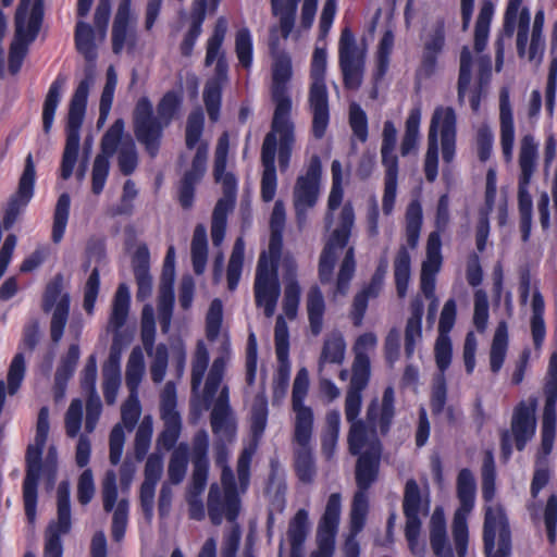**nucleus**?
<instances>
[{"instance_id": "nucleus-1", "label": "nucleus", "mask_w": 557, "mask_h": 557, "mask_svg": "<svg viewBox=\"0 0 557 557\" xmlns=\"http://www.w3.org/2000/svg\"><path fill=\"white\" fill-rule=\"evenodd\" d=\"M269 47L273 57L271 99L274 112L271 129L264 136L261 146L260 161L262 175L260 195L264 202L274 199L277 188L275 157L277 153L281 172H285L290 162L292 152L296 143L295 123L292 120L293 102L288 94V83L293 75L289 55L280 49L276 28L270 29Z\"/></svg>"}, {"instance_id": "nucleus-2", "label": "nucleus", "mask_w": 557, "mask_h": 557, "mask_svg": "<svg viewBox=\"0 0 557 557\" xmlns=\"http://www.w3.org/2000/svg\"><path fill=\"white\" fill-rule=\"evenodd\" d=\"M363 389L348 386L345 397V418L350 423L348 449L354 456L360 454L364 445L382 446L380 437L389 433L396 413L395 392L387 386L381 400L374 398L369 403L364 419H358Z\"/></svg>"}, {"instance_id": "nucleus-3", "label": "nucleus", "mask_w": 557, "mask_h": 557, "mask_svg": "<svg viewBox=\"0 0 557 557\" xmlns=\"http://www.w3.org/2000/svg\"><path fill=\"white\" fill-rule=\"evenodd\" d=\"M494 13V5L491 0H484L476 18L474 28V51L478 54L474 59L468 46H463L460 52V66L458 77V102L465 101L466 91L472 79V67L478 69V91L470 98V106L473 111L480 108V92L488 84L492 74V60L487 54H482L487 45L490 25Z\"/></svg>"}, {"instance_id": "nucleus-4", "label": "nucleus", "mask_w": 557, "mask_h": 557, "mask_svg": "<svg viewBox=\"0 0 557 557\" xmlns=\"http://www.w3.org/2000/svg\"><path fill=\"white\" fill-rule=\"evenodd\" d=\"M253 454L255 448L249 446L245 447L238 457L236 466L238 486L236 480H231L230 484H211L207 507L208 516L214 525L221 524L224 518L230 522L236 520L240 510L239 493H245L249 486Z\"/></svg>"}, {"instance_id": "nucleus-5", "label": "nucleus", "mask_w": 557, "mask_h": 557, "mask_svg": "<svg viewBox=\"0 0 557 557\" xmlns=\"http://www.w3.org/2000/svg\"><path fill=\"white\" fill-rule=\"evenodd\" d=\"M177 104V96L170 91L158 103L157 115L153 113L152 103L146 97L140 98L135 106L133 112L134 134L151 158L159 152L163 129L172 121Z\"/></svg>"}, {"instance_id": "nucleus-6", "label": "nucleus", "mask_w": 557, "mask_h": 557, "mask_svg": "<svg viewBox=\"0 0 557 557\" xmlns=\"http://www.w3.org/2000/svg\"><path fill=\"white\" fill-rule=\"evenodd\" d=\"M95 83V73L92 65L85 70V78L78 84L70 102L67 122H66V140L61 162V177L69 180L73 173L77 161L81 127L84 121L87 98L90 87Z\"/></svg>"}, {"instance_id": "nucleus-7", "label": "nucleus", "mask_w": 557, "mask_h": 557, "mask_svg": "<svg viewBox=\"0 0 557 557\" xmlns=\"http://www.w3.org/2000/svg\"><path fill=\"white\" fill-rule=\"evenodd\" d=\"M44 18V0H20L14 18V39L9 51V71L20 72L28 46L36 39Z\"/></svg>"}, {"instance_id": "nucleus-8", "label": "nucleus", "mask_w": 557, "mask_h": 557, "mask_svg": "<svg viewBox=\"0 0 557 557\" xmlns=\"http://www.w3.org/2000/svg\"><path fill=\"white\" fill-rule=\"evenodd\" d=\"M326 50L315 48L312 55L308 94L309 110L312 115L311 132L314 138L321 139L330 123L329 92L325 85Z\"/></svg>"}, {"instance_id": "nucleus-9", "label": "nucleus", "mask_w": 557, "mask_h": 557, "mask_svg": "<svg viewBox=\"0 0 557 557\" xmlns=\"http://www.w3.org/2000/svg\"><path fill=\"white\" fill-rule=\"evenodd\" d=\"M208 449L209 435L206 430H199L193 437V473L186 495L189 518L197 521H200L205 518V508L201 494L207 486L209 474Z\"/></svg>"}, {"instance_id": "nucleus-10", "label": "nucleus", "mask_w": 557, "mask_h": 557, "mask_svg": "<svg viewBox=\"0 0 557 557\" xmlns=\"http://www.w3.org/2000/svg\"><path fill=\"white\" fill-rule=\"evenodd\" d=\"M537 399L530 397L527 401H520L513 409L510 430H504L500 436V448L505 459L512 453V442L518 450H523L531 441L536 430Z\"/></svg>"}, {"instance_id": "nucleus-11", "label": "nucleus", "mask_w": 557, "mask_h": 557, "mask_svg": "<svg viewBox=\"0 0 557 557\" xmlns=\"http://www.w3.org/2000/svg\"><path fill=\"white\" fill-rule=\"evenodd\" d=\"M457 495L460 506L454 513L451 532L457 556L466 557L469 540L467 517L473 508L475 495V482L469 469H462L458 474Z\"/></svg>"}, {"instance_id": "nucleus-12", "label": "nucleus", "mask_w": 557, "mask_h": 557, "mask_svg": "<svg viewBox=\"0 0 557 557\" xmlns=\"http://www.w3.org/2000/svg\"><path fill=\"white\" fill-rule=\"evenodd\" d=\"M397 129L392 121L384 122L381 144V163L384 168V194L382 209L384 214L393 212L397 183H398V156L396 152Z\"/></svg>"}, {"instance_id": "nucleus-13", "label": "nucleus", "mask_w": 557, "mask_h": 557, "mask_svg": "<svg viewBox=\"0 0 557 557\" xmlns=\"http://www.w3.org/2000/svg\"><path fill=\"white\" fill-rule=\"evenodd\" d=\"M338 220V226L332 232L319 260V278L323 284L331 282L338 258L337 249L346 247L355 226L356 216L351 202L343 206Z\"/></svg>"}, {"instance_id": "nucleus-14", "label": "nucleus", "mask_w": 557, "mask_h": 557, "mask_svg": "<svg viewBox=\"0 0 557 557\" xmlns=\"http://www.w3.org/2000/svg\"><path fill=\"white\" fill-rule=\"evenodd\" d=\"M539 144L531 134L522 136L519 143L518 206L520 215H532V198L529 185L537 170Z\"/></svg>"}, {"instance_id": "nucleus-15", "label": "nucleus", "mask_w": 557, "mask_h": 557, "mask_svg": "<svg viewBox=\"0 0 557 557\" xmlns=\"http://www.w3.org/2000/svg\"><path fill=\"white\" fill-rule=\"evenodd\" d=\"M486 557H508L511 550L510 530L502 507H487L483 525Z\"/></svg>"}, {"instance_id": "nucleus-16", "label": "nucleus", "mask_w": 557, "mask_h": 557, "mask_svg": "<svg viewBox=\"0 0 557 557\" xmlns=\"http://www.w3.org/2000/svg\"><path fill=\"white\" fill-rule=\"evenodd\" d=\"M58 518L51 521L45 534L44 557H62L61 536L71 531L70 484L62 481L57 491Z\"/></svg>"}, {"instance_id": "nucleus-17", "label": "nucleus", "mask_w": 557, "mask_h": 557, "mask_svg": "<svg viewBox=\"0 0 557 557\" xmlns=\"http://www.w3.org/2000/svg\"><path fill=\"white\" fill-rule=\"evenodd\" d=\"M41 307L45 312L53 310L50 323V335L52 342L58 344L63 336L70 312V296L67 293H63L62 274H57L47 284Z\"/></svg>"}, {"instance_id": "nucleus-18", "label": "nucleus", "mask_w": 557, "mask_h": 557, "mask_svg": "<svg viewBox=\"0 0 557 557\" xmlns=\"http://www.w3.org/2000/svg\"><path fill=\"white\" fill-rule=\"evenodd\" d=\"M256 306L263 308L264 315L271 318L281 294L277 269L269 263L265 255L259 258L253 284Z\"/></svg>"}, {"instance_id": "nucleus-19", "label": "nucleus", "mask_w": 557, "mask_h": 557, "mask_svg": "<svg viewBox=\"0 0 557 557\" xmlns=\"http://www.w3.org/2000/svg\"><path fill=\"white\" fill-rule=\"evenodd\" d=\"M457 115L451 107L438 106L431 117L428 141L438 144L441 139L444 162H453L456 153Z\"/></svg>"}, {"instance_id": "nucleus-20", "label": "nucleus", "mask_w": 557, "mask_h": 557, "mask_svg": "<svg viewBox=\"0 0 557 557\" xmlns=\"http://www.w3.org/2000/svg\"><path fill=\"white\" fill-rule=\"evenodd\" d=\"M46 443H38L36 440L27 446L25 462L26 473L23 481V502L25 515L29 523L36 519L37 487L42 465V450Z\"/></svg>"}, {"instance_id": "nucleus-21", "label": "nucleus", "mask_w": 557, "mask_h": 557, "mask_svg": "<svg viewBox=\"0 0 557 557\" xmlns=\"http://www.w3.org/2000/svg\"><path fill=\"white\" fill-rule=\"evenodd\" d=\"M341 499L338 493L330 495L317 529V549L311 553L310 557H333L341 517Z\"/></svg>"}, {"instance_id": "nucleus-22", "label": "nucleus", "mask_w": 557, "mask_h": 557, "mask_svg": "<svg viewBox=\"0 0 557 557\" xmlns=\"http://www.w3.org/2000/svg\"><path fill=\"white\" fill-rule=\"evenodd\" d=\"M321 161L313 156L304 175L298 176L293 190V202L297 218L300 220L306 212L315 206L320 193Z\"/></svg>"}, {"instance_id": "nucleus-23", "label": "nucleus", "mask_w": 557, "mask_h": 557, "mask_svg": "<svg viewBox=\"0 0 557 557\" xmlns=\"http://www.w3.org/2000/svg\"><path fill=\"white\" fill-rule=\"evenodd\" d=\"M338 52L345 87L348 89L359 88L362 82L363 58L358 52L354 34L349 28L342 30Z\"/></svg>"}, {"instance_id": "nucleus-24", "label": "nucleus", "mask_w": 557, "mask_h": 557, "mask_svg": "<svg viewBox=\"0 0 557 557\" xmlns=\"http://www.w3.org/2000/svg\"><path fill=\"white\" fill-rule=\"evenodd\" d=\"M274 342L280 366L273 386V404H277L286 395L289 381V332L287 323L282 315L276 318Z\"/></svg>"}, {"instance_id": "nucleus-25", "label": "nucleus", "mask_w": 557, "mask_h": 557, "mask_svg": "<svg viewBox=\"0 0 557 557\" xmlns=\"http://www.w3.org/2000/svg\"><path fill=\"white\" fill-rule=\"evenodd\" d=\"M140 412L141 408L138 395L129 394L121 408L122 424H115L109 437V460L113 466H116L121 461L123 454L125 443L123 426L128 431H133L139 420Z\"/></svg>"}, {"instance_id": "nucleus-26", "label": "nucleus", "mask_w": 557, "mask_h": 557, "mask_svg": "<svg viewBox=\"0 0 557 557\" xmlns=\"http://www.w3.org/2000/svg\"><path fill=\"white\" fill-rule=\"evenodd\" d=\"M121 131V123L110 126L103 134L100 143V153L94 160L91 171V190L99 195L104 187L110 170V157L116 151V144Z\"/></svg>"}, {"instance_id": "nucleus-27", "label": "nucleus", "mask_w": 557, "mask_h": 557, "mask_svg": "<svg viewBox=\"0 0 557 557\" xmlns=\"http://www.w3.org/2000/svg\"><path fill=\"white\" fill-rule=\"evenodd\" d=\"M174 262L175 249L170 246L164 259L162 280L159 290L158 317L161 331L168 333L172 320L174 304L173 282H174Z\"/></svg>"}, {"instance_id": "nucleus-28", "label": "nucleus", "mask_w": 557, "mask_h": 557, "mask_svg": "<svg viewBox=\"0 0 557 557\" xmlns=\"http://www.w3.org/2000/svg\"><path fill=\"white\" fill-rule=\"evenodd\" d=\"M35 164L33 161V157L29 153L25 159L24 171L18 181V187L16 193L11 197L8 209L5 211V215L3 219V223L5 228H9L13 225L20 212L27 206L34 195V185H35Z\"/></svg>"}, {"instance_id": "nucleus-29", "label": "nucleus", "mask_w": 557, "mask_h": 557, "mask_svg": "<svg viewBox=\"0 0 557 557\" xmlns=\"http://www.w3.org/2000/svg\"><path fill=\"white\" fill-rule=\"evenodd\" d=\"M210 424L216 440L233 442L236 436V420L230 406L227 385L221 387L210 414Z\"/></svg>"}, {"instance_id": "nucleus-30", "label": "nucleus", "mask_w": 557, "mask_h": 557, "mask_svg": "<svg viewBox=\"0 0 557 557\" xmlns=\"http://www.w3.org/2000/svg\"><path fill=\"white\" fill-rule=\"evenodd\" d=\"M376 344L377 337L374 333L369 332L360 335L354 345L352 350L355 358L351 367L352 374L349 386H354L355 389L366 388L368 386L371 375L368 351L373 350Z\"/></svg>"}, {"instance_id": "nucleus-31", "label": "nucleus", "mask_w": 557, "mask_h": 557, "mask_svg": "<svg viewBox=\"0 0 557 557\" xmlns=\"http://www.w3.org/2000/svg\"><path fill=\"white\" fill-rule=\"evenodd\" d=\"M228 145V135L227 133H223L218 140L214 152L213 175L216 182H221L223 184L224 197L222 199H228L230 209L232 210L235 200L236 180L234 175L225 172Z\"/></svg>"}, {"instance_id": "nucleus-32", "label": "nucleus", "mask_w": 557, "mask_h": 557, "mask_svg": "<svg viewBox=\"0 0 557 557\" xmlns=\"http://www.w3.org/2000/svg\"><path fill=\"white\" fill-rule=\"evenodd\" d=\"M445 45V27L442 21H437L425 34L423 39V52L420 72L425 76L433 74L437 57Z\"/></svg>"}, {"instance_id": "nucleus-33", "label": "nucleus", "mask_w": 557, "mask_h": 557, "mask_svg": "<svg viewBox=\"0 0 557 557\" xmlns=\"http://www.w3.org/2000/svg\"><path fill=\"white\" fill-rule=\"evenodd\" d=\"M382 446L364 445L356 465V483L359 491H368L375 481Z\"/></svg>"}, {"instance_id": "nucleus-34", "label": "nucleus", "mask_w": 557, "mask_h": 557, "mask_svg": "<svg viewBox=\"0 0 557 557\" xmlns=\"http://www.w3.org/2000/svg\"><path fill=\"white\" fill-rule=\"evenodd\" d=\"M499 124L502 152L505 161L511 162L513 157L515 125L507 89H503L499 96Z\"/></svg>"}, {"instance_id": "nucleus-35", "label": "nucleus", "mask_w": 557, "mask_h": 557, "mask_svg": "<svg viewBox=\"0 0 557 557\" xmlns=\"http://www.w3.org/2000/svg\"><path fill=\"white\" fill-rule=\"evenodd\" d=\"M430 545L435 557H454L442 508H435L430 520Z\"/></svg>"}, {"instance_id": "nucleus-36", "label": "nucleus", "mask_w": 557, "mask_h": 557, "mask_svg": "<svg viewBox=\"0 0 557 557\" xmlns=\"http://www.w3.org/2000/svg\"><path fill=\"white\" fill-rule=\"evenodd\" d=\"M326 305L319 286L313 285L306 295V312L309 323V332L312 336H319L324 327V314Z\"/></svg>"}, {"instance_id": "nucleus-37", "label": "nucleus", "mask_w": 557, "mask_h": 557, "mask_svg": "<svg viewBox=\"0 0 557 557\" xmlns=\"http://www.w3.org/2000/svg\"><path fill=\"white\" fill-rule=\"evenodd\" d=\"M346 342L339 331H333L324 338L318 360V372L326 370L327 363L342 364L345 359Z\"/></svg>"}, {"instance_id": "nucleus-38", "label": "nucleus", "mask_w": 557, "mask_h": 557, "mask_svg": "<svg viewBox=\"0 0 557 557\" xmlns=\"http://www.w3.org/2000/svg\"><path fill=\"white\" fill-rule=\"evenodd\" d=\"M121 123V131L116 144L117 165L123 175H131L138 165V152L131 136H124V121L117 119L111 126Z\"/></svg>"}, {"instance_id": "nucleus-39", "label": "nucleus", "mask_w": 557, "mask_h": 557, "mask_svg": "<svg viewBox=\"0 0 557 557\" xmlns=\"http://www.w3.org/2000/svg\"><path fill=\"white\" fill-rule=\"evenodd\" d=\"M403 510L406 517V524H421L420 515H426L429 505L423 504L420 488L416 480L410 479L406 482Z\"/></svg>"}, {"instance_id": "nucleus-40", "label": "nucleus", "mask_w": 557, "mask_h": 557, "mask_svg": "<svg viewBox=\"0 0 557 557\" xmlns=\"http://www.w3.org/2000/svg\"><path fill=\"white\" fill-rule=\"evenodd\" d=\"M294 413L293 441L297 445L310 444L313 432L314 413L307 405L292 406Z\"/></svg>"}, {"instance_id": "nucleus-41", "label": "nucleus", "mask_w": 557, "mask_h": 557, "mask_svg": "<svg viewBox=\"0 0 557 557\" xmlns=\"http://www.w3.org/2000/svg\"><path fill=\"white\" fill-rule=\"evenodd\" d=\"M309 531V518L306 509H299L290 519L287 529V539L290 544V557H300L302 545Z\"/></svg>"}, {"instance_id": "nucleus-42", "label": "nucleus", "mask_w": 557, "mask_h": 557, "mask_svg": "<svg viewBox=\"0 0 557 557\" xmlns=\"http://www.w3.org/2000/svg\"><path fill=\"white\" fill-rule=\"evenodd\" d=\"M556 403L557 400L545 399L542 430H541V448L537 459L545 458L550 454L556 436Z\"/></svg>"}, {"instance_id": "nucleus-43", "label": "nucleus", "mask_w": 557, "mask_h": 557, "mask_svg": "<svg viewBox=\"0 0 557 557\" xmlns=\"http://www.w3.org/2000/svg\"><path fill=\"white\" fill-rule=\"evenodd\" d=\"M210 354L202 341H198L196 349L191 357L190 369V389L198 395L202 385L205 374L208 371Z\"/></svg>"}, {"instance_id": "nucleus-44", "label": "nucleus", "mask_w": 557, "mask_h": 557, "mask_svg": "<svg viewBox=\"0 0 557 557\" xmlns=\"http://www.w3.org/2000/svg\"><path fill=\"white\" fill-rule=\"evenodd\" d=\"M132 0H120L117 11L112 26V49L114 53H120L127 38V26L131 16Z\"/></svg>"}, {"instance_id": "nucleus-45", "label": "nucleus", "mask_w": 557, "mask_h": 557, "mask_svg": "<svg viewBox=\"0 0 557 557\" xmlns=\"http://www.w3.org/2000/svg\"><path fill=\"white\" fill-rule=\"evenodd\" d=\"M96 41H99L97 29L78 21L75 27V46L88 62H94L97 58Z\"/></svg>"}, {"instance_id": "nucleus-46", "label": "nucleus", "mask_w": 557, "mask_h": 557, "mask_svg": "<svg viewBox=\"0 0 557 557\" xmlns=\"http://www.w3.org/2000/svg\"><path fill=\"white\" fill-rule=\"evenodd\" d=\"M508 348V326L505 321H500L495 330L491 350L490 367L493 373L499 372L506 358Z\"/></svg>"}, {"instance_id": "nucleus-47", "label": "nucleus", "mask_w": 557, "mask_h": 557, "mask_svg": "<svg viewBox=\"0 0 557 557\" xmlns=\"http://www.w3.org/2000/svg\"><path fill=\"white\" fill-rule=\"evenodd\" d=\"M145 374V358L140 347L132 349L125 372L126 386L132 395H138V387Z\"/></svg>"}, {"instance_id": "nucleus-48", "label": "nucleus", "mask_w": 557, "mask_h": 557, "mask_svg": "<svg viewBox=\"0 0 557 557\" xmlns=\"http://www.w3.org/2000/svg\"><path fill=\"white\" fill-rule=\"evenodd\" d=\"M129 309V289L125 284H120L113 299L112 312L109 320V329L115 334L125 324Z\"/></svg>"}, {"instance_id": "nucleus-49", "label": "nucleus", "mask_w": 557, "mask_h": 557, "mask_svg": "<svg viewBox=\"0 0 557 557\" xmlns=\"http://www.w3.org/2000/svg\"><path fill=\"white\" fill-rule=\"evenodd\" d=\"M410 262L407 247L400 246L394 259V278L399 298H404L407 295L411 273Z\"/></svg>"}, {"instance_id": "nucleus-50", "label": "nucleus", "mask_w": 557, "mask_h": 557, "mask_svg": "<svg viewBox=\"0 0 557 557\" xmlns=\"http://www.w3.org/2000/svg\"><path fill=\"white\" fill-rule=\"evenodd\" d=\"M294 455V466L298 479L306 484L313 482L317 468L310 444L297 445Z\"/></svg>"}, {"instance_id": "nucleus-51", "label": "nucleus", "mask_w": 557, "mask_h": 557, "mask_svg": "<svg viewBox=\"0 0 557 557\" xmlns=\"http://www.w3.org/2000/svg\"><path fill=\"white\" fill-rule=\"evenodd\" d=\"M420 121L421 110L419 108L412 109L406 120L405 134L400 143V154L403 157L418 151Z\"/></svg>"}, {"instance_id": "nucleus-52", "label": "nucleus", "mask_w": 557, "mask_h": 557, "mask_svg": "<svg viewBox=\"0 0 557 557\" xmlns=\"http://www.w3.org/2000/svg\"><path fill=\"white\" fill-rule=\"evenodd\" d=\"M208 259L207 230L202 224H198L194 230L191 239V260L196 274H202Z\"/></svg>"}, {"instance_id": "nucleus-53", "label": "nucleus", "mask_w": 557, "mask_h": 557, "mask_svg": "<svg viewBox=\"0 0 557 557\" xmlns=\"http://www.w3.org/2000/svg\"><path fill=\"white\" fill-rule=\"evenodd\" d=\"M65 77L58 76L51 84L46 96L42 109V127L44 132L48 134L52 127L54 113L61 98V90L65 84Z\"/></svg>"}, {"instance_id": "nucleus-54", "label": "nucleus", "mask_w": 557, "mask_h": 557, "mask_svg": "<svg viewBox=\"0 0 557 557\" xmlns=\"http://www.w3.org/2000/svg\"><path fill=\"white\" fill-rule=\"evenodd\" d=\"M226 362L227 358L225 356H219L213 360L202 391V397L205 401L211 403L219 388L221 387L225 373Z\"/></svg>"}, {"instance_id": "nucleus-55", "label": "nucleus", "mask_w": 557, "mask_h": 557, "mask_svg": "<svg viewBox=\"0 0 557 557\" xmlns=\"http://www.w3.org/2000/svg\"><path fill=\"white\" fill-rule=\"evenodd\" d=\"M227 33V22L224 17H219L216 20L214 29L212 35L207 41V51L205 65L210 66L213 62H216L221 55H225V52L222 50V45L225 39Z\"/></svg>"}, {"instance_id": "nucleus-56", "label": "nucleus", "mask_w": 557, "mask_h": 557, "mask_svg": "<svg viewBox=\"0 0 557 557\" xmlns=\"http://www.w3.org/2000/svg\"><path fill=\"white\" fill-rule=\"evenodd\" d=\"M422 226V208L419 201H411L406 211V240L411 249L418 245Z\"/></svg>"}, {"instance_id": "nucleus-57", "label": "nucleus", "mask_w": 557, "mask_h": 557, "mask_svg": "<svg viewBox=\"0 0 557 557\" xmlns=\"http://www.w3.org/2000/svg\"><path fill=\"white\" fill-rule=\"evenodd\" d=\"M268 399L264 391L258 393L252 401L251 406V432L255 438H259L268 423Z\"/></svg>"}, {"instance_id": "nucleus-58", "label": "nucleus", "mask_w": 557, "mask_h": 557, "mask_svg": "<svg viewBox=\"0 0 557 557\" xmlns=\"http://www.w3.org/2000/svg\"><path fill=\"white\" fill-rule=\"evenodd\" d=\"M188 462V446L185 443H181L172 453L169 467L168 475L172 484H180L186 474Z\"/></svg>"}, {"instance_id": "nucleus-59", "label": "nucleus", "mask_w": 557, "mask_h": 557, "mask_svg": "<svg viewBox=\"0 0 557 557\" xmlns=\"http://www.w3.org/2000/svg\"><path fill=\"white\" fill-rule=\"evenodd\" d=\"M245 244L242 238H237L228 260L226 278L230 290H235L240 280L244 264Z\"/></svg>"}, {"instance_id": "nucleus-60", "label": "nucleus", "mask_w": 557, "mask_h": 557, "mask_svg": "<svg viewBox=\"0 0 557 557\" xmlns=\"http://www.w3.org/2000/svg\"><path fill=\"white\" fill-rule=\"evenodd\" d=\"M231 211L228 199H219L212 213L211 239L214 246L224 239L227 213Z\"/></svg>"}, {"instance_id": "nucleus-61", "label": "nucleus", "mask_w": 557, "mask_h": 557, "mask_svg": "<svg viewBox=\"0 0 557 557\" xmlns=\"http://www.w3.org/2000/svg\"><path fill=\"white\" fill-rule=\"evenodd\" d=\"M70 205L71 199L67 194H62L57 201L51 235L55 244L63 238L70 214Z\"/></svg>"}, {"instance_id": "nucleus-62", "label": "nucleus", "mask_w": 557, "mask_h": 557, "mask_svg": "<svg viewBox=\"0 0 557 557\" xmlns=\"http://www.w3.org/2000/svg\"><path fill=\"white\" fill-rule=\"evenodd\" d=\"M442 264L441 237L433 232L429 235L426 244V259L422 262L421 273L436 275Z\"/></svg>"}, {"instance_id": "nucleus-63", "label": "nucleus", "mask_w": 557, "mask_h": 557, "mask_svg": "<svg viewBox=\"0 0 557 557\" xmlns=\"http://www.w3.org/2000/svg\"><path fill=\"white\" fill-rule=\"evenodd\" d=\"M152 432V418L151 416H145L138 425L134 441V453L138 461L145 458L150 448Z\"/></svg>"}, {"instance_id": "nucleus-64", "label": "nucleus", "mask_w": 557, "mask_h": 557, "mask_svg": "<svg viewBox=\"0 0 557 557\" xmlns=\"http://www.w3.org/2000/svg\"><path fill=\"white\" fill-rule=\"evenodd\" d=\"M163 430L157 438V446L165 450L172 449L182 431V418L181 417H163Z\"/></svg>"}]
</instances>
